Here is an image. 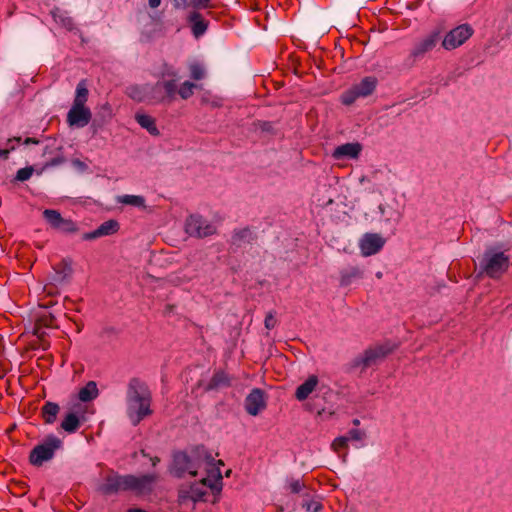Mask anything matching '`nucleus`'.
<instances>
[{"mask_svg":"<svg viewBox=\"0 0 512 512\" xmlns=\"http://www.w3.org/2000/svg\"><path fill=\"white\" fill-rule=\"evenodd\" d=\"M442 32V27H436L430 31L426 36L414 44V47L410 52V56L414 59L424 57L427 52H430L433 48L436 47L437 43L442 37Z\"/></svg>","mask_w":512,"mask_h":512,"instance_id":"10","label":"nucleus"},{"mask_svg":"<svg viewBox=\"0 0 512 512\" xmlns=\"http://www.w3.org/2000/svg\"><path fill=\"white\" fill-rule=\"evenodd\" d=\"M257 240V233L250 227L242 229H235L232 233L230 243L236 248L244 247L245 245L252 244Z\"/></svg>","mask_w":512,"mask_h":512,"instance_id":"20","label":"nucleus"},{"mask_svg":"<svg viewBox=\"0 0 512 512\" xmlns=\"http://www.w3.org/2000/svg\"><path fill=\"white\" fill-rule=\"evenodd\" d=\"M176 9L189 8L190 0H171Z\"/></svg>","mask_w":512,"mask_h":512,"instance_id":"51","label":"nucleus"},{"mask_svg":"<svg viewBox=\"0 0 512 512\" xmlns=\"http://www.w3.org/2000/svg\"><path fill=\"white\" fill-rule=\"evenodd\" d=\"M23 144H25V145H29V144H39V140H38V139H36V138H30V137H27V138L24 140Z\"/></svg>","mask_w":512,"mask_h":512,"instance_id":"55","label":"nucleus"},{"mask_svg":"<svg viewBox=\"0 0 512 512\" xmlns=\"http://www.w3.org/2000/svg\"><path fill=\"white\" fill-rule=\"evenodd\" d=\"M119 230V223L117 220L110 219L103 222L97 229L84 233L82 239L86 241L95 240L103 236H109L116 233Z\"/></svg>","mask_w":512,"mask_h":512,"instance_id":"18","label":"nucleus"},{"mask_svg":"<svg viewBox=\"0 0 512 512\" xmlns=\"http://www.w3.org/2000/svg\"><path fill=\"white\" fill-rule=\"evenodd\" d=\"M348 441H349V437L340 436L334 440L333 446L336 450L339 448H345V447H347Z\"/></svg>","mask_w":512,"mask_h":512,"instance_id":"48","label":"nucleus"},{"mask_svg":"<svg viewBox=\"0 0 512 512\" xmlns=\"http://www.w3.org/2000/svg\"><path fill=\"white\" fill-rule=\"evenodd\" d=\"M377 85L378 79L375 76H366L359 83L345 90L340 96V101L343 105L350 106L358 98H365L372 95Z\"/></svg>","mask_w":512,"mask_h":512,"instance_id":"6","label":"nucleus"},{"mask_svg":"<svg viewBox=\"0 0 512 512\" xmlns=\"http://www.w3.org/2000/svg\"><path fill=\"white\" fill-rule=\"evenodd\" d=\"M15 147H8L7 149H0V158L8 159L11 151H14Z\"/></svg>","mask_w":512,"mask_h":512,"instance_id":"53","label":"nucleus"},{"mask_svg":"<svg viewBox=\"0 0 512 512\" xmlns=\"http://www.w3.org/2000/svg\"><path fill=\"white\" fill-rule=\"evenodd\" d=\"M196 471L206 464L209 468L216 465H224L222 460H215L212 454L206 449L204 445H196L187 451Z\"/></svg>","mask_w":512,"mask_h":512,"instance_id":"11","label":"nucleus"},{"mask_svg":"<svg viewBox=\"0 0 512 512\" xmlns=\"http://www.w3.org/2000/svg\"><path fill=\"white\" fill-rule=\"evenodd\" d=\"M58 231L61 233H66V234H73L78 231V226L73 220L63 218Z\"/></svg>","mask_w":512,"mask_h":512,"instance_id":"39","label":"nucleus"},{"mask_svg":"<svg viewBox=\"0 0 512 512\" xmlns=\"http://www.w3.org/2000/svg\"><path fill=\"white\" fill-rule=\"evenodd\" d=\"M141 454L143 457H149V454H147L145 450H141Z\"/></svg>","mask_w":512,"mask_h":512,"instance_id":"63","label":"nucleus"},{"mask_svg":"<svg viewBox=\"0 0 512 512\" xmlns=\"http://www.w3.org/2000/svg\"><path fill=\"white\" fill-rule=\"evenodd\" d=\"M506 250L502 243L488 246L479 260L480 273L493 279L503 275L510 265V257L505 254Z\"/></svg>","mask_w":512,"mask_h":512,"instance_id":"3","label":"nucleus"},{"mask_svg":"<svg viewBox=\"0 0 512 512\" xmlns=\"http://www.w3.org/2000/svg\"><path fill=\"white\" fill-rule=\"evenodd\" d=\"M127 512H147V511L144 509H141V508H130L127 510Z\"/></svg>","mask_w":512,"mask_h":512,"instance_id":"59","label":"nucleus"},{"mask_svg":"<svg viewBox=\"0 0 512 512\" xmlns=\"http://www.w3.org/2000/svg\"><path fill=\"white\" fill-rule=\"evenodd\" d=\"M378 210H379V212H380V214H381L382 216H384V215H385V213H386V207H385L384 205L380 204V205L378 206Z\"/></svg>","mask_w":512,"mask_h":512,"instance_id":"58","label":"nucleus"},{"mask_svg":"<svg viewBox=\"0 0 512 512\" xmlns=\"http://www.w3.org/2000/svg\"><path fill=\"white\" fill-rule=\"evenodd\" d=\"M384 244L385 239L377 233H365L359 241V247L364 256L378 253Z\"/></svg>","mask_w":512,"mask_h":512,"instance_id":"15","label":"nucleus"},{"mask_svg":"<svg viewBox=\"0 0 512 512\" xmlns=\"http://www.w3.org/2000/svg\"><path fill=\"white\" fill-rule=\"evenodd\" d=\"M112 332H114V329H113V328H106V329L104 330V333H112Z\"/></svg>","mask_w":512,"mask_h":512,"instance_id":"62","label":"nucleus"},{"mask_svg":"<svg viewBox=\"0 0 512 512\" xmlns=\"http://www.w3.org/2000/svg\"><path fill=\"white\" fill-rule=\"evenodd\" d=\"M185 231L192 237L204 238L213 235L216 232V227L203 216L195 214L187 218Z\"/></svg>","mask_w":512,"mask_h":512,"instance_id":"8","label":"nucleus"},{"mask_svg":"<svg viewBox=\"0 0 512 512\" xmlns=\"http://www.w3.org/2000/svg\"><path fill=\"white\" fill-rule=\"evenodd\" d=\"M89 95L86 80H81L76 86V95L72 105L85 106Z\"/></svg>","mask_w":512,"mask_h":512,"instance_id":"34","label":"nucleus"},{"mask_svg":"<svg viewBox=\"0 0 512 512\" xmlns=\"http://www.w3.org/2000/svg\"><path fill=\"white\" fill-rule=\"evenodd\" d=\"M147 90V103L159 104L166 103L164 98V92L162 91L160 81L155 84H146Z\"/></svg>","mask_w":512,"mask_h":512,"instance_id":"26","label":"nucleus"},{"mask_svg":"<svg viewBox=\"0 0 512 512\" xmlns=\"http://www.w3.org/2000/svg\"><path fill=\"white\" fill-rule=\"evenodd\" d=\"M318 384V377L311 375L305 382L299 385L295 391V397L298 401L306 400L309 395L314 391Z\"/></svg>","mask_w":512,"mask_h":512,"instance_id":"23","label":"nucleus"},{"mask_svg":"<svg viewBox=\"0 0 512 512\" xmlns=\"http://www.w3.org/2000/svg\"><path fill=\"white\" fill-rule=\"evenodd\" d=\"M352 424H353L354 426H359V425H360V420H359V419H357V418H355V419H353V420H352Z\"/></svg>","mask_w":512,"mask_h":512,"instance_id":"61","label":"nucleus"},{"mask_svg":"<svg viewBox=\"0 0 512 512\" xmlns=\"http://www.w3.org/2000/svg\"><path fill=\"white\" fill-rule=\"evenodd\" d=\"M474 33L470 24L464 23L451 29L443 37L441 45L445 50H454L463 45Z\"/></svg>","mask_w":512,"mask_h":512,"instance_id":"7","label":"nucleus"},{"mask_svg":"<svg viewBox=\"0 0 512 512\" xmlns=\"http://www.w3.org/2000/svg\"><path fill=\"white\" fill-rule=\"evenodd\" d=\"M43 218L52 229L57 231L60 228L61 222L63 220L60 212L54 209H45L43 211Z\"/></svg>","mask_w":512,"mask_h":512,"instance_id":"32","label":"nucleus"},{"mask_svg":"<svg viewBox=\"0 0 512 512\" xmlns=\"http://www.w3.org/2000/svg\"><path fill=\"white\" fill-rule=\"evenodd\" d=\"M72 165L80 172H85L88 169V165L80 159H73Z\"/></svg>","mask_w":512,"mask_h":512,"instance_id":"50","label":"nucleus"},{"mask_svg":"<svg viewBox=\"0 0 512 512\" xmlns=\"http://www.w3.org/2000/svg\"><path fill=\"white\" fill-rule=\"evenodd\" d=\"M151 402L152 393L147 383L137 377L131 378L126 390V413L134 426L153 413Z\"/></svg>","mask_w":512,"mask_h":512,"instance_id":"2","label":"nucleus"},{"mask_svg":"<svg viewBox=\"0 0 512 512\" xmlns=\"http://www.w3.org/2000/svg\"><path fill=\"white\" fill-rule=\"evenodd\" d=\"M220 465H216L207 469L208 477L203 478L201 480V486H207L211 489L212 493L215 495L213 503L218 501V496L220 495L223 487L222 479L223 476L219 469Z\"/></svg>","mask_w":512,"mask_h":512,"instance_id":"16","label":"nucleus"},{"mask_svg":"<svg viewBox=\"0 0 512 512\" xmlns=\"http://www.w3.org/2000/svg\"><path fill=\"white\" fill-rule=\"evenodd\" d=\"M346 437H349V440L360 441L366 437V433L363 430L351 429Z\"/></svg>","mask_w":512,"mask_h":512,"instance_id":"45","label":"nucleus"},{"mask_svg":"<svg viewBox=\"0 0 512 512\" xmlns=\"http://www.w3.org/2000/svg\"><path fill=\"white\" fill-rule=\"evenodd\" d=\"M48 153V147H45L43 155H46Z\"/></svg>","mask_w":512,"mask_h":512,"instance_id":"64","label":"nucleus"},{"mask_svg":"<svg viewBox=\"0 0 512 512\" xmlns=\"http://www.w3.org/2000/svg\"><path fill=\"white\" fill-rule=\"evenodd\" d=\"M50 13L53 19L57 23H60L67 30H72L74 28V21L70 16H68L66 11L60 9L59 7H54Z\"/></svg>","mask_w":512,"mask_h":512,"instance_id":"30","label":"nucleus"},{"mask_svg":"<svg viewBox=\"0 0 512 512\" xmlns=\"http://www.w3.org/2000/svg\"><path fill=\"white\" fill-rule=\"evenodd\" d=\"M211 0H190L189 7L194 9L208 8Z\"/></svg>","mask_w":512,"mask_h":512,"instance_id":"47","label":"nucleus"},{"mask_svg":"<svg viewBox=\"0 0 512 512\" xmlns=\"http://www.w3.org/2000/svg\"><path fill=\"white\" fill-rule=\"evenodd\" d=\"M399 346V343L392 342L390 340L385 341L382 344H378L374 347L366 349L362 355L355 357L351 363V368L362 367V369H366L378 361L384 359L389 354L394 352Z\"/></svg>","mask_w":512,"mask_h":512,"instance_id":"4","label":"nucleus"},{"mask_svg":"<svg viewBox=\"0 0 512 512\" xmlns=\"http://www.w3.org/2000/svg\"><path fill=\"white\" fill-rule=\"evenodd\" d=\"M361 150L362 145L359 142L345 143L337 146L333 150L332 157L335 160L356 159L358 158Z\"/></svg>","mask_w":512,"mask_h":512,"instance_id":"19","label":"nucleus"},{"mask_svg":"<svg viewBox=\"0 0 512 512\" xmlns=\"http://www.w3.org/2000/svg\"><path fill=\"white\" fill-rule=\"evenodd\" d=\"M190 77L194 80H201L205 76L204 68L199 63H193L189 66Z\"/></svg>","mask_w":512,"mask_h":512,"instance_id":"40","label":"nucleus"},{"mask_svg":"<svg viewBox=\"0 0 512 512\" xmlns=\"http://www.w3.org/2000/svg\"><path fill=\"white\" fill-rule=\"evenodd\" d=\"M190 496H192V493H188V489L180 490L179 491V502L181 504H184L187 500H190Z\"/></svg>","mask_w":512,"mask_h":512,"instance_id":"52","label":"nucleus"},{"mask_svg":"<svg viewBox=\"0 0 512 512\" xmlns=\"http://www.w3.org/2000/svg\"><path fill=\"white\" fill-rule=\"evenodd\" d=\"M187 20L191 23V31L194 37L199 38L207 31L208 21H206L199 12H191Z\"/></svg>","mask_w":512,"mask_h":512,"instance_id":"22","label":"nucleus"},{"mask_svg":"<svg viewBox=\"0 0 512 512\" xmlns=\"http://www.w3.org/2000/svg\"><path fill=\"white\" fill-rule=\"evenodd\" d=\"M266 398L265 391L260 388H253L244 401L246 412L251 416L258 415L266 408Z\"/></svg>","mask_w":512,"mask_h":512,"instance_id":"12","label":"nucleus"},{"mask_svg":"<svg viewBox=\"0 0 512 512\" xmlns=\"http://www.w3.org/2000/svg\"><path fill=\"white\" fill-rule=\"evenodd\" d=\"M135 120L143 129L147 130L152 136L160 135V131L156 126L155 119L152 116L143 113H136Z\"/></svg>","mask_w":512,"mask_h":512,"instance_id":"25","label":"nucleus"},{"mask_svg":"<svg viewBox=\"0 0 512 512\" xmlns=\"http://www.w3.org/2000/svg\"><path fill=\"white\" fill-rule=\"evenodd\" d=\"M400 218V213L397 210L391 209L388 213V216L385 218V221L398 223Z\"/></svg>","mask_w":512,"mask_h":512,"instance_id":"49","label":"nucleus"},{"mask_svg":"<svg viewBox=\"0 0 512 512\" xmlns=\"http://www.w3.org/2000/svg\"><path fill=\"white\" fill-rule=\"evenodd\" d=\"M126 95L136 102H147L146 84L144 85H130L126 88Z\"/></svg>","mask_w":512,"mask_h":512,"instance_id":"29","label":"nucleus"},{"mask_svg":"<svg viewBox=\"0 0 512 512\" xmlns=\"http://www.w3.org/2000/svg\"><path fill=\"white\" fill-rule=\"evenodd\" d=\"M158 476L156 474L121 475L111 470L104 477L103 482L97 487V491L104 496L116 495L120 492L131 491L137 495L150 494Z\"/></svg>","mask_w":512,"mask_h":512,"instance_id":"1","label":"nucleus"},{"mask_svg":"<svg viewBox=\"0 0 512 512\" xmlns=\"http://www.w3.org/2000/svg\"><path fill=\"white\" fill-rule=\"evenodd\" d=\"M59 411L60 406L57 403L47 401L41 408V416L44 420V423L48 425L53 424L57 419Z\"/></svg>","mask_w":512,"mask_h":512,"instance_id":"27","label":"nucleus"},{"mask_svg":"<svg viewBox=\"0 0 512 512\" xmlns=\"http://www.w3.org/2000/svg\"><path fill=\"white\" fill-rule=\"evenodd\" d=\"M333 202H334L333 199L329 198L326 202L322 203L321 205L324 207H327V206L331 205Z\"/></svg>","mask_w":512,"mask_h":512,"instance_id":"60","label":"nucleus"},{"mask_svg":"<svg viewBox=\"0 0 512 512\" xmlns=\"http://www.w3.org/2000/svg\"><path fill=\"white\" fill-rule=\"evenodd\" d=\"M81 425L79 417L75 413H68L61 422V428L67 433H75Z\"/></svg>","mask_w":512,"mask_h":512,"instance_id":"31","label":"nucleus"},{"mask_svg":"<svg viewBox=\"0 0 512 512\" xmlns=\"http://www.w3.org/2000/svg\"><path fill=\"white\" fill-rule=\"evenodd\" d=\"M162 91L164 92V98L166 103H171L175 100L177 93L176 80L160 81Z\"/></svg>","mask_w":512,"mask_h":512,"instance_id":"33","label":"nucleus"},{"mask_svg":"<svg viewBox=\"0 0 512 512\" xmlns=\"http://www.w3.org/2000/svg\"><path fill=\"white\" fill-rule=\"evenodd\" d=\"M197 88V85L193 82H190V81H185L181 86L180 88L177 90V93L179 94V96L186 100V99H189L193 93H194V89Z\"/></svg>","mask_w":512,"mask_h":512,"instance_id":"38","label":"nucleus"},{"mask_svg":"<svg viewBox=\"0 0 512 512\" xmlns=\"http://www.w3.org/2000/svg\"><path fill=\"white\" fill-rule=\"evenodd\" d=\"M65 162H66V158L63 156V154H59V155L53 157L52 159H50L49 161H47L44 164L42 170L59 166L61 164H64Z\"/></svg>","mask_w":512,"mask_h":512,"instance_id":"44","label":"nucleus"},{"mask_svg":"<svg viewBox=\"0 0 512 512\" xmlns=\"http://www.w3.org/2000/svg\"><path fill=\"white\" fill-rule=\"evenodd\" d=\"M62 447L63 441L54 434H49L30 451L29 462L35 467H41L44 462L53 459L55 452Z\"/></svg>","mask_w":512,"mask_h":512,"instance_id":"5","label":"nucleus"},{"mask_svg":"<svg viewBox=\"0 0 512 512\" xmlns=\"http://www.w3.org/2000/svg\"><path fill=\"white\" fill-rule=\"evenodd\" d=\"M92 113L86 106L72 105L67 113V123L70 127L83 128L91 121Z\"/></svg>","mask_w":512,"mask_h":512,"instance_id":"14","label":"nucleus"},{"mask_svg":"<svg viewBox=\"0 0 512 512\" xmlns=\"http://www.w3.org/2000/svg\"><path fill=\"white\" fill-rule=\"evenodd\" d=\"M148 3L151 8H157L160 5L161 0H148Z\"/></svg>","mask_w":512,"mask_h":512,"instance_id":"56","label":"nucleus"},{"mask_svg":"<svg viewBox=\"0 0 512 512\" xmlns=\"http://www.w3.org/2000/svg\"><path fill=\"white\" fill-rule=\"evenodd\" d=\"M363 277V271L358 266H350L344 268L340 271V285L341 286H349L355 280L361 279Z\"/></svg>","mask_w":512,"mask_h":512,"instance_id":"24","label":"nucleus"},{"mask_svg":"<svg viewBox=\"0 0 512 512\" xmlns=\"http://www.w3.org/2000/svg\"><path fill=\"white\" fill-rule=\"evenodd\" d=\"M113 116L112 108L109 103H105L100 107V111L95 114L94 118H91V126L90 128L93 131V134H96L100 129L107 124Z\"/></svg>","mask_w":512,"mask_h":512,"instance_id":"21","label":"nucleus"},{"mask_svg":"<svg viewBox=\"0 0 512 512\" xmlns=\"http://www.w3.org/2000/svg\"><path fill=\"white\" fill-rule=\"evenodd\" d=\"M233 378L222 369L215 370L209 382L199 381L198 386L203 387L205 392H218L232 385Z\"/></svg>","mask_w":512,"mask_h":512,"instance_id":"13","label":"nucleus"},{"mask_svg":"<svg viewBox=\"0 0 512 512\" xmlns=\"http://www.w3.org/2000/svg\"><path fill=\"white\" fill-rule=\"evenodd\" d=\"M21 142V137H13V138H10L8 139L7 141V144L9 145V147H15V144H19Z\"/></svg>","mask_w":512,"mask_h":512,"instance_id":"54","label":"nucleus"},{"mask_svg":"<svg viewBox=\"0 0 512 512\" xmlns=\"http://www.w3.org/2000/svg\"><path fill=\"white\" fill-rule=\"evenodd\" d=\"M286 483L287 489L294 494L300 493L305 488L304 483H302L299 479L290 478L286 480Z\"/></svg>","mask_w":512,"mask_h":512,"instance_id":"41","label":"nucleus"},{"mask_svg":"<svg viewBox=\"0 0 512 512\" xmlns=\"http://www.w3.org/2000/svg\"><path fill=\"white\" fill-rule=\"evenodd\" d=\"M188 493H192L190 500L193 502L206 501L205 496L207 491L200 484H193L188 488Z\"/></svg>","mask_w":512,"mask_h":512,"instance_id":"37","label":"nucleus"},{"mask_svg":"<svg viewBox=\"0 0 512 512\" xmlns=\"http://www.w3.org/2000/svg\"><path fill=\"white\" fill-rule=\"evenodd\" d=\"M150 460L152 462V466H156L159 462H160V458L155 456V457H150Z\"/></svg>","mask_w":512,"mask_h":512,"instance_id":"57","label":"nucleus"},{"mask_svg":"<svg viewBox=\"0 0 512 512\" xmlns=\"http://www.w3.org/2000/svg\"><path fill=\"white\" fill-rule=\"evenodd\" d=\"M169 472L176 478H182L185 473H189L192 476L197 475V471L187 451H176L173 453Z\"/></svg>","mask_w":512,"mask_h":512,"instance_id":"9","label":"nucleus"},{"mask_svg":"<svg viewBox=\"0 0 512 512\" xmlns=\"http://www.w3.org/2000/svg\"><path fill=\"white\" fill-rule=\"evenodd\" d=\"M253 126L256 130H260L262 133L267 135L276 136L278 134L275 123L271 121L257 120L253 123Z\"/></svg>","mask_w":512,"mask_h":512,"instance_id":"36","label":"nucleus"},{"mask_svg":"<svg viewBox=\"0 0 512 512\" xmlns=\"http://www.w3.org/2000/svg\"><path fill=\"white\" fill-rule=\"evenodd\" d=\"M33 172L34 168L32 166L21 168L17 171L14 181L24 182L32 176Z\"/></svg>","mask_w":512,"mask_h":512,"instance_id":"42","label":"nucleus"},{"mask_svg":"<svg viewBox=\"0 0 512 512\" xmlns=\"http://www.w3.org/2000/svg\"><path fill=\"white\" fill-rule=\"evenodd\" d=\"M302 507L308 512H319L322 504L316 500H306L302 503Z\"/></svg>","mask_w":512,"mask_h":512,"instance_id":"43","label":"nucleus"},{"mask_svg":"<svg viewBox=\"0 0 512 512\" xmlns=\"http://www.w3.org/2000/svg\"><path fill=\"white\" fill-rule=\"evenodd\" d=\"M53 270L54 272L50 275L51 283L55 285L64 284L73 274L72 261L70 259H63Z\"/></svg>","mask_w":512,"mask_h":512,"instance_id":"17","label":"nucleus"},{"mask_svg":"<svg viewBox=\"0 0 512 512\" xmlns=\"http://www.w3.org/2000/svg\"><path fill=\"white\" fill-rule=\"evenodd\" d=\"M99 395V390L95 381H89L78 392V399L82 402H90L96 399Z\"/></svg>","mask_w":512,"mask_h":512,"instance_id":"28","label":"nucleus"},{"mask_svg":"<svg viewBox=\"0 0 512 512\" xmlns=\"http://www.w3.org/2000/svg\"><path fill=\"white\" fill-rule=\"evenodd\" d=\"M277 320L273 312H269L264 320V325L267 329H273L276 326Z\"/></svg>","mask_w":512,"mask_h":512,"instance_id":"46","label":"nucleus"},{"mask_svg":"<svg viewBox=\"0 0 512 512\" xmlns=\"http://www.w3.org/2000/svg\"><path fill=\"white\" fill-rule=\"evenodd\" d=\"M117 202L139 208H145V198L140 195H122L117 197Z\"/></svg>","mask_w":512,"mask_h":512,"instance_id":"35","label":"nucleus"}]
</instances>
